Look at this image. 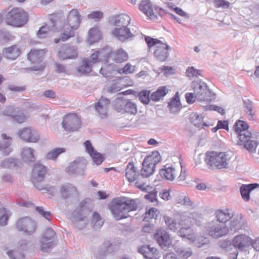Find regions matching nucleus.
<instances>
[{"label":"nucleus","mask_w":259,"mask_h":259,"mask_svg":"<svg viewBox=\"0 0 259 259\" xmlns=\"http://www.w3.org/2000/svg\"><path fill=\"white\" fill-rule=\"evenodd\" d=\"M138 252L141 253L145 259H158L159 252L154 247L149 245H143L138 248Z\"/></svg>","instance_id":"nucleus-26"},{"label":"nucleus","mask_w":259,"mask_h":259,"mask_svg":"<svg viewBox=\"0 0 259 259\" xmlns=\"http://www.w3.org/2000/svg\"><path fill=\"white\" fill-rule=\"evenodd\" d=\"M3 53L7 59L15 60L19 56L20 50L17 45H13L4 49Z\"/></svg>","instance_id":"nucleus-34"},{"label":"nucleus","mask_w":259,"mask_h":259,"mask_svg":"<svg viewBox=\"0 0 259 259\" xmlns=\"http://www.w3.org/2000/svg\"><path fill=\"white\" fill-rule=\"evenodd\" d=\"M110 100L108 98L102 97L95 104V111L101 118L107 117Z\"/></svg>","instance_id":"nucleus-17"},{"label":"nucleus","mask_w":259,"mask_h":259,"mask_svg":"<svg viewBox=\"0 0 259 259\" xmlns=\"http://www.w3.org/2000/svg\"><path fill=\"white\" fill-rule=\"evenodd\" d=\"M18 135L23 141L30 143H36L39 140V134L30 127H25L18 132Z\"/></svg>","instance_id":"nucleus-18"},{"label":"nucleus","mask_w":259,"mask_h":259,"mask_svg":"<svg viewBox=\"0 0 259 259\" xmlns=\"http://www.w3.org/2000/svg\"><path fill=\"white\" fill-rule=\"evenodd\" d=\"M84 145L86 151L92 158L93 163L97 165H100L104 160L102 154L95 150L90 141H86L84 143Z\"/></svg>","instance_id":"nucleus-25"},{"label":"nucleus","mask_w":259,"mask_h":259,"mask_svg":"<svg viewBox=\"0 0 259 259\" xmlns=\"http://www.w3.org/2000/svg\"><path fill=\"white\" fill-rule=\"evenodd\" d=\"M214 215L218 223H226L232 218V215L228 209H218L215 211Z\"/></svg>","instance_id":"nucleus-36"},{"label":"nucleus","mask_w":259,"mask_h":259,"mask_svg":"<svg viewBox=\"0 0 259 259\" xmlns=\"http://www.w3.org/2000/svg\"><path fill=\"white\" fill-rule=\"evenodd\" d=\"M92 222L94 224V227L95 229H100L103 224L101 216L96 212L93 213Z\"/></svg>","instance_id":"nucleus-54"},{"label":"nucleus","mask_w":259,"mask_h":259,"mask_svg":"<svg viewBox=\"0 0 259 259\" xmlns=\"http://www.w3.org/2000/svg\"><path fill=\"white\" fill-rule=\"evenodd\" d=\"M148 192V193L145 195L144 198L146 199L149 200L151 202L156 201L157 200V191H156L155 189L152 191H151V189H150Z\"/></svg>","instance_id":"nucleus-62"},{"label":"nucleus","mask_w":259,"mask_h":259,"mask_svg":"<svg viewBox=\"0 0 259 259\" xmlns=\"http://www.w3.org/2000/svg\"><path fill=\"white\" fill-rule=\"evenodd\" d=\"M88 17L90 19L98 21L103 17V13L101 11H93L88 15Z\"/></svg>","instance_id":"nucleus-60"},{"label":"nucleus","mask_w":259,"mask_h":259,"mask_svg":"<svg viewBox=\"0 0 259 259\" xmlns=\"http://www.w3.org/2000/svg\"><path fill=\"white\" fill-rule=\"evenodd\" d=\"M101 36V32L98 28H92L89 31L88 41L91 45L98 41Z\"/></svg>","instance_id":"nucleus-46"},{"label":"nucleus","mask_w":259,"mask_h":259,"mask_svg":"<svg viewBox=\"0 0 259 259\" xmlns=\"http://www.w3.org/2000/svg\"><path fill=\"white\" fill-rule=\"evenodd\" d=\"M149 92L143 91L140 92L139 95V99L140 101L145 104H148L150 99V96H149Z\"/></svg>","instance_id":"nucleus-57"},{"label":"nucleus","mask_w":259,"mask_h":259,"mask_svg":"<svg viewBox=\"0 0 259 259\" xmlns=\"http://www.w3.org/2000/svg\"><path fill=\"white\" fill-rule=\"evenodd\" d=\"M16 227L18 230L27 235L33 234L37 228L35 222L29 217H24L18 220Z\"/></svg>","instance_id":"nucleus-13"},{"label":"nucleus","mask_w":259,"mask_h":259,"mask_svg":"<svg viewBox=\"0 0 259 259\" xmlns=\"http://www.w3.org/2000/svg\"><path fill=\"white\" fill-rule=\"evenodd\" d=\"M187 217L188 216L180 215L176 219H172L169 217L164 215L163 218L165 224L169 228V229L171 231H175L179 228H180V227L182 226V220L183 218H187Z\"/></svg>","instance_id":"nucleus-27"},{"label":"nucleus","mask_w":259,"mask_h":259,"mask_svg":"<svg viewBox=\"0 0 259 259\" xmlns=\"http://www.w3.org/2000/svg\"><path fill=\"white\" fill-rule=\"evenodd\" d=\"M252 138V136H251V137L246 141H241L243 144L244 147L247 149L248 150H249L250 151H253L255 150L257 145L258 143L256 140H250V139Z\"/></svg>","instance_id":"nucleus-53"},{"label":"nucleus","mask_w":259,"mask_h":259,"mask_svg":"<svg viewBox=\"0 0 259 259\" xmlns=\"http://www.w3.org/2000/svg\"><path fill=\"white\" fill-rule=\"evenodd\" d=\"M200 70L195 69L193 67H189L186 70V74L188 77L197 76L200 75Z\"/></svg>","instance_id":"nucleus-64"},{"label":"nucleus","mask_w":259,"mask_h":259,"mask_svg":"<svg viewBox=\"0 0 259 259\" xmlns=\"http://www.w3.org/2000/svg\"><path fill=\"white\" fill-rule=\"evenodd\" d=\"M77 56L76 49L68 44L64 45L58 53L59 58L63 60L74 59Z\"/></svg>","instance_id":"nucleus-21"},{"label":"nucleus","mask_w":259,"mask_h":259,"mask_svg":"<svg viewBox=\"0 0 259 259\" xmlns=\"http://www.w3.org/2000/svg\"><path fill=\"white\" fill-rule=\"evenodd\" d=\"M52 26V31H59L63 29L61 33L62 40L64 41L75 35L74 30L77 29L81 22V18L78 11L72 9L65 19L63 13L59 12L51 15L50 18Z\"/></svg>","instance_id":"nucleus-1"},{"label":"nucleus","mask_w":259,"mask_h":259,"mask_svg":"<svg viewBox=\"0 0 259 259\" xmlns=\"http://www.w3.org/2000/svg\"><path fill=\"white\" fill-rule=\"evenodd\" d=\"M111 53V49L109 47H105L96 51L92 53L91 56L92 62L97 64L100 61H105L110 57Z\"/></svg>","instance_id":"nucleus-22"},{"label":"nucleus","mask_w":259,"mask_h":259,"mask_svg":"<svg viewBox=\"0 0 259 259\" xmlns=\"http://www.w3.org/2000/svg\"><path fill=\"white\" fill-rule=\"evenodd\" d=\"M55 231L51 228H48L41 238L40 241L41 249L43 251L47 252L55 245L54 237Z\"/></svg>","instance_id":"nucleus-16"},{"label":"nucleus","mask_w":259,"mask_h":259,"mask_svg":"<svg viewBox=\"0 0 259 259\" xmlns=\"http://www.w3.org/2000/svg\"><path fill=\"white\" fill-rule=\"evenodd\" d=\"M35 210L41 216L44 217L47 220H50L49 217L51 215V213L49 211H46L44 209L43 207H35Z\"/></svg>","instance_id":"nucleus-63"},{"label":"nucleus","mask_w":259,"mask_h":259,"mask_svg":"<svg viewBox=\"0 0 259 259\" xmlns=\"http://www.w3.org/2000/svg\"><path fill=\"white\" fill-rule=\"evenodd\" d=\"M146 158H150V163L154 166H156L160 160V154L158 151L153 152L151 155L147 156Z\"/></svg>","instance_id":"nucleus-58"},{"label":"nucleus","mask_w":259,"mask_h":259,"mask_svg":"<svg viewBox=\"0 0 259 259\" xmlns=\"http://www.w3.org/2000/svg\"><path fill=\"white\" fill-rule=\"evenodd\" d=\"M168 93V90L165 86L159 87L157 90L150 95V99L153 101H159Z\"/></svg>","instance_id":"nucleus-43"},{"label":"nucleus","mask_w":259,"mask_h":259,"mask_svg":"<svg viewBox=\"0 0 259 259\" xmlns=\"http://www.w3.org/2000/svg\"><path fill=\"white\" fill-rule=\"evenodd\" d=\"M150 158H145L142 163L141 172L147 178L151 175L155 170V166L150 163Z\"/></svg>","instance_id":"nucleus-39"},{"label":"nucleus","mask_w":259,"mask_h":259,"mask_svg":"<svg viewBox=\"0 0 259 259\" xmlns=\"http://www.w3.org/2000/svg\"><path fill=\"white\" fill-rule=\"evenodd\" d=\"M131 19L129 16L125 14H121L113 17L111 19V24L115 28H123L130 25Z\"/></svg>","instance_id":"nucleus-23"},{"label":"nucleus","mask_w":259,"mask_h":259,"mask_svg":"<svg viewBox=\"0 0 259 259\" xmlns=\"http://www.w3.org/2000/svg\"><path fill=\"white\" fill-rule=\"evenodd\" d=\"M160 176L165 180L172 181L176 177V170L174 167L169 166L160 170Z\"/></svg>","instance_id":"nucleus-42"},{"label":"nucleus","mask_w":259,"mask_h":259,"mask_svg":"<svg viewBox=\"0 0 259 259\" xmlns=\"http://www.w3.org/2000/svg\"><path fill=\"white\" fill-rule=\"evenodd\" d=\"M60 191L63 197L65 199L76 197L78 195L76 188L70 183L62 185Z\"/></svg>","instance_id":"nucleus-30"},{"label":"nucleus","mask_w":259,"mask_h":259,"mask_svg":"<svg viewBox=\"0 0 259 259\" xmlns=\"http://www.w3.org/2000/svg\"><path fill=\"white\" fill-rule=\"evenodd\" d=\"M154 238L159 245L162 247L166 246L170 243L168 234L163 229H159L154 234Z\"/></svg>","instance_id":"nucleus-29"},{"label":"nucleus","mask_w":259,"mask_h":259,"mask_svg":"<svg viewBox=\"0 0 259 259\" xmlns=\"http://www.w3.org/2000/svg\"><path fill=\"white\" fill-rule=\"evenodd\" d=\"M119 248V245L115 242L105 241L101 245L99 253L102 256L107 255L117 250Z\"/></svg>","instance_id":"nucleus-28"},{"label":"nucleus","mask_w":259,"mask_h":259,"mask_svg":"<svg viewBox=\"0 0 259 259\" xmlns=\"http://www.w3.org/2000/svg\"><path fill=\"white\" fill-rule=\"evenodd\" d=\"M27 19V14L19 8H13L6 16L7 23L17 27H21L24 25Z\"/></svg>","instance_id":"nucleus-6"},{"label":"nucleus","mask_w":259,"mask_h":259,"mask_svg":"<svg viewBox=\"0 0 259 259\" xmlns=\"http://www.w3.org/2000/svg\"><path fill=\"white\" fill-rule=\"evenodd\" d=\"M45 54L44 50L32 49L28 54L27 58L32 63H39L42 61Z\"/></svg>","instance_id":"nucleus-31"},{"label":"nucleus","mask_w":259,"mask_h":259,"mask_svg":"<svg viewBox=\"0 0 259 259\" xmlns=\"http://www.w3.org/2000/svg\"><path fill=\"white\" fill-rule=\"evenodd\" d=\"M174 250L181 258H188L192 255V250L190 247H179L175 246Z\"/></svg>","instance_id":"nucleus-45"},{"label":"nucleus","mask_w":259,"mask_h":259,"mask_svg":"<svg viewBox=\"0 0 259 259\" xmlns=\"http://www.w3.org/2000/svg\"><path fill=\"white\" fill-rule=\"evenodd\" d=\"M35 150L32 148L25 147L21 149V157L23 160L26 162H32L35 161Z\"/></svg>","instance_id":"nucleus-35"},{"label":"nucleus","mask_w":259,"mask_h":259,"mask_svg":"<svg viewBox=\"0 0 259 259\" xmlns=\"http://www.w3.org/2000/svg\"><path fill=\"white\" fill-rule=\"evenodd\" d=\"M205 229L206 234L214 238L222 237L229 232L228 226L214 220L208 222L205 226Z\"/></svg>","instance_id":"nucleus-8"},{"label":"nucleus","mask_w":259,"mask_h":259,"mask_svg":"<svg viewBox=\"0 0 259 259\" xmlns=\"http://www.w3.org/2000/svg\"><path fill=\"white\" fill-rule=\"evenodd\" d=\"M3 140L0 141V151L5 155H9L12 150L9 147L11 144V138L5 134L2 135Z\"/></svg>","instance_id":"nucleus-37"},{"label":"nucleus","mask_w":259,"mask_h":259,"mask_svg":"<svg viewBox=\"0 0 259 259\" xmlns=\"http://www.w3.org/2000/svg\"><path fill=\"white\" fill-rule=\"evenodd\" d=\"M138 28L136 26L133 28L128 26L123 28H114L112 30V34L121 41L132 40L138 33Z\"/></svg>","instance_id":"nucleus-9"},{"label":"nucleus","mask_w":259,"mask_h":259,"mask_svg":"<svg viewBox=\"0 0 259 259\" xmlns=\"http://www.w3.org/2000/svg\"><path fill=\"white\" fill-rule=\"evenodd\" d=\"M85 167V161L83 159H76L66 168V171L70 175H79L83 171Z\"/></svg>","instance_id":"nucleus-24"},{"label":"nucleus","mask_w":259,"mask_h":259,"mask_svg":"<svg viewBox=\"0 0 259 259\" xmlns=\"http://www.w3.org/2000/svg\"><path fill=\"white\" fill-rule=\"evenodd\" d=\"M203 118V117L201 115H199L197 113H192L190 116L191 122L198 127L201 126Z\"/></svg>","instance_id":"nucleus-52"},{"label":"nucleus","mask_w":259,"mask_h":259,"mask_svg":"<svg viewBox=\"0 0 259 259\" xmlns=\"http://www.w3.org/2000/svg\"><path fill=\"white\" fill-rule=\"evenodd\" d=\"M7 254L10 259H23L24 254L16 250H9Z\"/></svg>","instance_id":"nucleus-61"},{"label":"nucleus","mask_w":259,"mask_h":259,"mask_svg":"<svg viewBox=\"0 0 259 259\" xmlns=\"http://www.w3.org/2000/svg\"><path fill=\"white\" fill-rule=\"evenodd\" d=\"M258 187L259 185L256 183L242 185L240 188V191L242 198L246 201L248 200L250 191Z\"/></svg>","instance_id":"nucleus-41"},{"label":"nucleus","mask_w":259,"mask_h":259,"mask_svg":"<svg viewBox=\"0 0 259 259\" xmlns=\"http://www.w3.org/2000/svg\"><path fill=\"white\" fill-rule=\"evenodd\" d=\"M47 169L45 166L39 162H36L33 168L31 177V180L34 186L39 190L45 189V188L40 185L46 174Z\"/></svg>","instance_id":"nucleus-12"},{"label":"nucleus","mask_w":259,"mask_h":259,"mask_svg":"<svg viewBox=\"0 0 259 259\" xmlns=\"http://www.w3.org/2000/svg\"><path fill=\"white\" fill-rule=\"evenodd\" d=\"M135 71V66L132 65L130 63H127L122 68L119 69L118 72L120 74H130Z\"/></svg>","instance_id":"nucleus-59"},{"label":"nucleus","mask_w":259,"mask_h":259,"mask_svg":"<svg viewBox=\"0 0 259 259\" xmlns=\"http://www.w3.org/2000/svg\"><path fill=\"white\" fill-rule=\"evenodd\" d=\"M11 215L10 211L5 208H0V225L4 226L7 224V222Z\"/></svg>","instance_id":"nucleus-51"},{"label":"nucleus","mask_w":259,"mask_h":259,"mask_svg":"<svg viewBox=\"0 0 259 259\" xmlns=\"http://www.w3.org/2000/svg\"><path fill=\"white\" fill-rule=\"evenodd\" d=\"M114 65L110 64L104 67H101L100 69V73L104 77H108L110 76L112 71L113 70Z\"/></svg>","instance_id":"nucleus-56"},{"label":"nucleus","mask_w":259,"mask_h":259,"mask_svg":"<svg viewBox=\"0 0 259 259\" xmlns=\"http://www.w3.org/2000/svg\"><path fill=\"white\" fill-rule=\"evenodd\" d=\"M243 102L244 110L247 118L250 120H253L255 110L253 102L248 99L243 100Z\"/></svg>","instance_id":"nucleus-33"},{"label":"nucleus","mask_w":259,"mask_h":259,"mask_svg":"<svg viewBox=\"0 0 259 259\" xmlns=\"http://www.w3.org/2000/svg\"><path fill=\"white\" fill-rule=\"evenodd\" d=\"M65 152L63 148H56L49 151L46 155V158L49 160H56L58 156L61 153Z\"/></svg>","instance_id":"nucleus-50"},{"label":"nucleus","mask_w":259,"mask_h":259,"mask_svg":"<svg viewBox=\"0 0 259 259\" xmlns=\"http://www.w3.org/2000/svg\"><path fill=\"white\" fill-rule=\"evenodd\" d=\"M232 245L240 251H243L251 244V238L244 234L236 236L232 240Z\"/></svg>","instance_id":"nucleus-20"},{"label":"nucleus","mask_w":259,"mask_h":259,"mask_svg":"<svg viewBox=\"0 0 259 259\" xmlns=\"http://www.w3.org/2000/svg\"><path fill=\"white\" fill-rule=\"evenodd\" d=\"M147 177H145L141 172L136 178L135 186L143 192H148L152 188L148 185H146L147 182Z\"/></svg>","instance_id":"nucleus-40"},{"label":"nucleus","mask_w":259,"mask_h":259,"mask_svg":"<svg viewBox=\"0 0 259 259\" xmlns=\"http://www.w3.org/2000/svg\"><path fill=\"white\" fill-rule=\"evenodd\" d=\"M194 220L190 217L183 218L182 220V226L178 232V234L182 237L186 238L189 240L194 242L196 240V235L193 230L191 228Z\"/></svg>","instance_id":"nucleus-10"},{"label":"nucleus","mask_w":259,"mask_h":259,"mask_svg":"<svg viewBox=\"0 0 259 259\" xmlns=\"http://www.w3.org/2000/svg\"><path fill=\"white\" fill-rule=\"evenodd\" d=\"M125 176L130 183L136 181L137 177L140 174L137 168L135 166L133 162H129L125 169Z\"/></svg>","instance_id":"nucleus-32"},{"label":"nucleus","mask_w":259,"mask_h":259,"mask_svg":"<svg viewBox=\"0 0 259 259\" xmlns=\"http://www.w3.org/2000/svg\"><path fill=\"white\" fill-rule=\"evenodd\" d=\"M139 9L152 20H156L159 11L161 9L153 6L149 0H143L140 5Z\"/></svg>","instance_id":"nucleus-14"},{"label":"nucleus","mask_w":259,"mask_h":259,"mask_svg":"<svg viewBox=\"0 0 259 259\" xmlns=\"http://www.w3.org/2000/svg\"><path fill=\"white\" fill-rule=\"evenodd\" d=\"M145 39L149 48L156 46V49L154 52V55L157 60L161 62L166 60L169 56L168 51L170 50V47L167 44L162 43L160 40L150 36H146Z\"/></svg>","instance_id":"nucleus-5"},{"label":"nucleus","mask_w":259,"mask_h":259,"mask_svg":"<svg viewBox=\"0 0 259 259\" xmlns=\"http://www.w3.org/2000/svg\"><path fill=\"white\" fill-rule=\"evenodd\" d=\"M115 108L118 112H126L135 114L137 112V106L135 103L131 101H120L117 102Z\"/></svg>","instance_id":"nucleus-19"},{"label":"nucleus","mask_w":259,"mask_h":259,"mask_svg":"<svg viewBox=\"0 0 259 259\" xmlns=\"http://www.w3.org/2000/svg\"><path fill=\"white\" fill-rule=\"evenodd\" d=\"M192 87L194 95L197 97V100L206 102H210L211 101L213 94L204 82L201 80L193 81Z\"/></svg>","instance_id":"nucleus-7"},{"label":"nucleus","mask_w":259,"mask_h":259,"mask_svg":"<svg viewBox=\"0 0 259 259\" xmlns=\"http://www.w3.org/2000/svg\"><path fill=\"white\" fill-rule=\"evenodd\" d=\"M81 125V120L75 113H69L66 115L62 122V127L64 131L68 132L77 131L80 127Z\"/></svg>","instance_id":"nucleus-11"},{"label":"nucleus","mask_w":259,"mask_h":259,"mask_svg":"<svg viewBox=\"0 0 259 259\" xmlns=\"http://www.w3.org/2000/svg\"><path fill=\"white\" fill-rule=\"evenodd\" d=\"M243 221L241 217L233 218L229 223V231L235 232L242 228Z\"/></svg>","instance_id":"nucleus-48"},{"label":"nucleus","mask_w":259,"mask_h":259,"mask_svg":"<svg viewBox=\"0 0 259 259\" xmlns=\"http://www.w3.org/2000/svg\"><path fill=\"white\" fill-rule=\"evenodd\" d=\"M112 59L116 63L123 62L128 59L127 53L122 49H120L112 54Z\"/></svg>","instance_id":"nucleus-44"},{"label":"nucleus","mask_w":259,"mask_h":259,"mask_svg":"<svg viewBox=\"0 0 259 259\" xmlns=\"http://www.w3.org/2000/svg\"><path fill=\"white\" fill-rule=\"evenodd\" d=\"M18 159L13 157H8L2 160L0 164L2 168H12L17 166Z\"/></svg>","instance_id":"nucleus-47"},{"label":"nucleus","mask_w":259,"mask_h":259,"mask_svg":"<svg viewBox=\"0 0 259 259\" xmlns=\"http://www.w3.org/2000/svg\"><path fill=\"white\" fill-rule=\"evenodd\" d=\"M96 63L92 62L91 56L90 58H85L82 61V64L78 67L77 71L82 74L89 73L92 71V68Z\"/></svg>","instance_id":"nucleus-38"},{"label":"nucleus","mask_w":259,"mask_h":259,"mask_svg":"<svg viewBox=\"0 0 259 259\" xmlns=\"http://www.w3.org/2000/svg\"><path fill=\"white\" fill-rule=\"evenodd\" d=\"M157 217V209L155 208H150L145 213L144 220L148 221L149 219L156 218Z\"/></svg>","instance_id":"nucleus-55"},{"label":"nucleus","mask_w":259,"mask_h":259,"mask_svg":"<svg viewBox=\"0 0 259 259\" xmlns=\"http://www.w3.org/2000/svg\"><path fill=\"white\" fill-rule=\"evenodd\" d=\"M233 156L232 152H207L205 154V161L210 167L218 169L228 168Z\"/></svg>","instance_id":"nucleus-3"},{"label":"nucleus","mask_w":259,"mask_h":259,"mask_svg":"<svg viewBox=\"0 0 259 259\" xmlns=\"http://www.w3.org/2000/svg\"><path fill=\"white\" fill-rule=\"evenodd\" d=\"M178 93H177L175 97L172 98L170 102L168 103V107L171 112H176L178 111L180 109L181 105L179 96L178 95Z\"/></svg>","instance_id":"nucleus-49"},{"label":"nucleus","mask_w":259,"mask_h":259,"mask_svg":"<svg viewBox=\"0 0 259 259\" xmlns=\"http://www.w3.org/2000/svg\"><path fill=\"white\" fill-rule=\"evenodd\" d=\"M90 212L87 201H81L72 212L70 217V220L75 227L80 230L85 227L87 224L85 219Z\"/></svg>","instance_id":"nucleus-4"},{"label":"nucleus","mask_w":259,"mask_h":259,"mask_svg":"<svg viewBox=\"0 0 259 259\" xmlns=\"http://www.w3.org/2000/svg\"><path fill=\"white\" fill-rule=\"evenodd\" d=\"M234 128L240 141H246L251 137V133L248 131V125L246 122L237 120L234 125Z\"/></svg>","instance_id":"nucleus-15"},{"label":"nucleus","mask_w":259,"mask_h":259,"mask_svg":"<svg viewBox=\"0 0 259 259\" xmlns=\"http://www.w3.org/2000/svg\"><path fill=\"white\" fill-rule=\"evenodd\" d=\"M137 200L126 197L118 198L115 199L110 206V210L116 220L127 218L128 212L137 210Z\"/></svg>","instance_id":"nucleus-2"}]
</instances>
